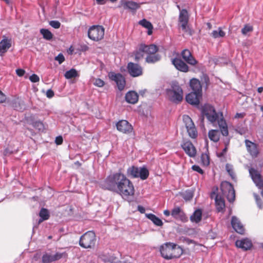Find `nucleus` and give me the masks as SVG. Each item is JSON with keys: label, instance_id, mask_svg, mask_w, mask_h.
<instances>
[{"label": "nucleus", "instance_id": "22", "mask_svg": "<svg viewBox=\"0 0 263 263\" xmlns=\"http://www.w3.org/2000/svg\"><path fill=\"white\" fill-rule=\"evenodd\" d=\"M245 142L247 149L250 154L252 157H257L259 153L257 145L247 139L245 140Z\"/></svg>", "mask_w": 263, "mask_h": 263}, {"label": "nucleus", "instance_id": "7", "mask_svg": "<svg viewBox=\"0 0 263 263\" xmlns=\"http://www.w3.org/2000/svg\"><path fill=\"white\" fill-rule=\"evenodd\" d=\"M127 175L133 178H140L142 180L146 179L149 176V171L145 167H141L140 169L135 166H131L127 170Z\"/></svg>", "mask_w": 263, "mask_h": 263}, {"label": "nucleus", "instance_id": "19", "mask_svg": "<svg viewBox=\"0 0 263 263\" xmlns=\"http://www.w3.org/2000/svg\"><path fill=\"white\" fill-rule=\"evenodd\" d=\"M121 6L124 9H128L132 12H135L140 7V4L132 1L121 0Z\"/></svg>", "mask_w": 263, "mask_h": 263}, {"label": "nucleus", "instance_id": "26", "mask_svg": "<svg viewBox=\"0 0 263 263\" xmlns=\"http://www.w3.org/2000/svg\"><path fill=\"white\" fill-rule=\"evenodd\" d=\"M11 46V40L3 36V40L0 42V56L6 53Z\"/></svg>", "mask_w": 263, "mask_h": 263}, {"label": "nucleus", "instance_id": "14", "mask_svg": "<svg viewBox=\"0 0 263 263\" xmlns=\"http://www.w3.org/2000/svg\"><path fill=\"white\" fill-rule=\"evenodd\" d=\"M172 216L177 220H180L182 222H186L188 217L184 212L179 206L174 207L171 211Z\"/></svg>", "mask_w": 263, "mask_h": 263}, {"label": "nucleus", "instance_id": "31", "mask_svg": "<svg viewBox=\"0 0 263 263\" xmlns=\"http://www.w3.org/2000/svg\"><path fill=\"white\" fill-rule=\"evenodd\" d=\"M202 211L200 209H197L195 211L194 213L191 216L190 220L192 222L198 223L201 220Z\"/></svg>", "mask_w": 263, "mask_h": 263}, {"label": "nucleus", "instance_id": "47", "mask_svg": "<svg viewBox=\"0 0 263 263\" xmlns=\"http://www.w3.org/2000/svg\"><path fill=\"white\" fill-rule=\"evenodd\" d=\"M29 80L31 82L36 83L40 81V78L36 74H32L30 76Z\"/></svg>", "mask_w": 263, "mask_h": 263}, {"label": "nucleus", "instance_id": "2", "mask_svg": "<svg viewBox=\"0 0 263 263\" xmlns=\"http://www.w3.org/2000/svg\"><path fill=\"white\" fill-rule=\"evenodd\" d=\"M158 50L159 48L156 45H147L145 44H140L133 53L135 56L134 60L138 62L145 57V62L154 64L161 59V56L157 53Z\"/></svg>", "mask_w": 263, "mask_h": 263}, {"label": "nucleus", "instance_id": "15", "mask_svg": "<svg viewBox=\"0 0 263 263\" xmlns=\"http://www.w3.org/2000/svg\"><path fill=\"white\" fill-rule=\"evenodd\" d=\"M116 127L118 130L125 134H129L133 131L132 125L125 120H122L117 122Z\"/></svg>", "mask_w": 263, "mask_h": 263}, {"label": "nucleus", "instance_id": "8", "mask_svg": "<svg viewBox=\"0 0 263 263\" xmlns=\"http://www.w3.org/2000/svg\"><path fill=\"white\" fill-rule=\"evenodd\" d=\"M105 29L100 25H93L88 30V37L92 41L98 42L104 38Z\"/></svg>", "mask_w": 263, "mask_h": 263}, {"label": "nucleus", "instance_id": "35", "mask_svg": "<svg viewBox=\"0 0 263 263\" xmlns=\"http://www.w3.org/2000/svg\"><path fill=\"white\" fill-rule=\"evenodd\" d=\"M139 24L143 27L148 29L147 34L151 35L153 33V26L152 23L145 19H143L139 21Z\"/></svg>", "mask_w": 263, "mask_h": 263}, {"label": "nucleus", "instance_id": "21", "mask_svg": "<svg viewBox=\"0 0 263 263\" xmlns=\"http://www.w3.org/2000/svg\"><path fill=\"white\" fill-rule=\"evenodd\" d=\"M179 21L181 23L182 29L186 31L187 25L189 21L188 12L186 9H182L180 11Z\"/></svg>", "mask_w": 263, "mask_h": 263}, {"label": "nucleus", "instance_id": "16", "mask_svg": "<svg viewBox=\"0 0 263 263\" xmlns=\"http://www.w3.org/2000/svg\"><path fill=\"white\" fill-rule=\"evenodd\" d=\"M186 154L190 157H195L196 155V149L193 143L189 140L183 141L181 145Z\"/></svg>", "mask_w": 263, "mask_h": 263}, {"label": "nucleus", "instance_id": "36", "mask_svg": "<svg viewBox=\"0 0 263 263\" xmlns=\"http://www.w3.org/2000/svg\"><path fill=\"white\" fill-rule=\"evenodd\" d=\"M39 216L40 217V219L38 221L39 224L43 221L44 220H47L49 218V212L47 209L45 208H42L40 212Z\"/></svg>", "mask_w": 263, "mask_h": 263}, {"label": "nucleus", "instance_id": "10", "mask_svg": "<svg viewBox=\"0 0 263 263\" xmlns=\"http://www.w3.org/2000/svg\"><path fill=\"white\" fill-rule=\"evenodd\" d=\"M183 120L189 136L192 138H196L198 133L192 119L187 115H184Z\"/></svg>", "mask_w": 263, "mask_h": 263}, {"label": "nucleus", "instance_id": "30", "mask_svg": "<svg viewBox=\"0 0 263 263\" xmlns=\"http://www.w3.org/2000/svg\"><path fill=\"white\" fill-rule=\"evenodd\" d=\"M12 106L14 109L22 111L26 109V105L23 100L17 98L13 100Z\"/></svg>", "mask_w": 263, "mask_h": 263}, {"label": "nucleus", "instance_id": "48", "mask_svg": "<svg viewBox=\"0 0 263 263\" xmlns=\"http://www.w3.org/2000/svg\"><path fill=\"white\" fill-rule=\"evenodd\" d=\"M192 168L193 171H196L200 174H203V171L198 165H194L192 166Z\"/></svg>", "mask_w": 263, "mask_h": 263}, {"label": "nucleus", "instance_id": "29", "mask_svg": "<svg viewBox=\"0 0 263 263\" xmlns=\"http://www.w3.org/2000/svg\"><path fill=\"white\" fill-rule=\"evenodd\" d=\"M139 96L135 91H129L125 96L126 101L130 104H136L138 101Z\"/></svg>", "mask_w": 263, "mask_h": 263}, {"label": "nucleus", "instance_id": "52", "mask_svg": "<svg viewBox=\"0 0 263 263\" xmlns=\"http://www.w3.org/2000/svg\"><path fill=\"white\" fill-rule=\"evenodd\" d=\"M55 142L57 145H60L63 142V138L62 136H59L56 137Z\"/></svg>", "mask_w": 263, "mask_h": 263}, {"label": "nucleus", "instance_id": "18", "mask_svg": "<svg viewBox=\"0 0 263 263\" xmlns=\"http://www.w3.org/2000/svg\"><path fill=\"white\" fill-rule=\"evenodd\" d=\"M181 55L186 63L192 66H195L198 63V61L194 58L191 51L187 49L181 51Z\"/></svg>", "mask_w": 263, "mask_h": 263}, {"label": "nucleus", "instance_id": "11", "mask_svg": "<svg viewBox=\"0 0 263 263\" xmlns=\"http://www.w3.org/2000/svg\"><path fill=\"white\" fill-rule=\"evenodd\" d=\"M109 78L116 82L119 90H123L126 84L125 78L120 73L110 72L108 73Z\"/></svg>", "mask_w": 263, "mask_h": 263}, {"label": "nucleus", "instance_id": "27", "mask_svg": "<svg viewBox=\"0 0 263 263\" xmlns=\"http://www.w3.org/2000/svg\"><path fill=\"white\" fill-rule=\"evenodd\" d=\"M235 245L237 247L241 248L245 251L250 250L252 247L251 241L248 238L237 240L235 242Z\"/></svg>", "mask_w": 263, "mask_h": 263}, {"label": "nucleus", "instance_id": "32", "mask_svg": "<svg viewBox=\"0 0 263 263\" xmlns=\"http://www.w3.org/2000/svg\"><path fill=\"white\" fill-rule=\"evenodd\" d=\"M209 139L214 142H217L219 140L220 134L218 130L212 129L209 130L208 133Z\"/></svg>", "mask_w": 263, "mask_h": 263}, {"label": "nucleus", "instance_id": "56", "mask_svg": "<svg viewBox=\"0 0 263 263\" xmlns=\"http://www.w3.org/2000/svg\"><path fill=\"white\" fill-rule=\"evenodd\" d=\"M138 209L141 213H143L145 212V209L142 206L139 205L138 206Z\"/></svg>", "mask_w": 263, "mask_h": 263}, {"label": "nucleus", "instance_id": "64", "mask_svg": "<svg viewBox=\"0 0 263 263\" xmlns=\"http://www.w3.org/2000/svg\"><path fill=\"white\" fill-rule=\"evenodd\" d=\"M262 189V191L261 192V195L262 197H263V188Z\"/></svg>", "mask_w": 263, "mask_h": 263}, {"label": "nucleus", "instance_id": "55", "mask_svg": "<svg viewBox=\"0 0 263 263\" xmlns=\"http://www.w3.org/2000/svg\"><path fill=\"white\" fill-rule=\"evenodd\" d=\"M78 79L70 78L69 79H67V80H68V83L69 84H75L78 81Z\"/></svg>", "mask_w": 263, "mask_h": 263}, {"label": "nucleus", "instance_id": "20", "mask_svg": "<svg viewBox=\"0 0 263 263\" xmlns=\"http://www.w3.org/2000/svg\"><path fill=\"white\" fill-rule=\"evenodd\" d=\"M215 196V201L216 209L219 212H223L225 209V202L224 199L214 192L211 194V197L214 198Z\"/></svg>", "mask_w": 263, "mask_h": 263}, {"label": "nucleus", "instance_id": "39", "mask_svg": "<svg viewBox=\"0 0 263 263\" xmlns=\"http://www.w3.org/2000/svg\"><path fill=\"white\" fill-rule=\"evenodd\" d=\"M211 34H212V36L214 38H218L219 37H224L225 36L226 33L224 31H223L221 30V28L219 27L218 28V31H217V30L213 31Z\"/></svg>", "mask_w": 263, "mask_h": 263}, {"label": "nucleus", "instance_id": "41", "mask_svg": "<svg viewBox=\"0 0 263 263\" xmlns=\"http://www.w3.org/2000/svg\"><path fill=\"white\" fill-rule=\"evenodd\" d=\"M32 126L39 132H43L44 129V125L42 122L37 121L32 123Z\"/></svg>", "mask_w": 263, "mask_h": 263}, {"label": "nucleus", "instance_id": "28", "mask_svg": "<svg viewBox=\"0 0 263 263\" xmlns=\"http://www.w3.org/2000/svg\"><path fill=\"white\" fill-rule=\"evenodd\" d=\"M190 86L193 92L202 95V86L200 82L198 79H191L190 81Z\"/></svg>", "mask_w": 263, "mask_h": 263}, {"label": "nucleus", "instance_id": "4", "mask_svg": "<svg viewBox=\"0 0 263 263\" xmlns=\"http://www.w3.org/2000/svg\"><path fill=\"white\" fill-rule=\"evenodd\" d=\"M159 251L161 256L167 260L178 258L183 253V250L180 246L171 242L162 245Z\"/></svg>", "mask_w": 263, "mask_h": 263}, {"label": "nucleus", "instance_id": "3", "mask_svg": "<svg viewBox=\"0 0 263 263\" xmlns=\"http://www.w3.org/2000/svg\"><path fill=\"white\" fill-rule=\"evenodd\" d=\"M204 116H205L208 120L212 123L217 121L221 134L223 136H228V125L223 118L222 112L217 113L216 112L213 106L210 105H205L202 109L201 122L202 123L204 122Z\"/></svg>", "mask_w": 263, "mask_h": 263}, {"label": "nucleus", "instance_id": "40", "mask_svg": "<svg viewBox=\"0 0 263 263\" xmlns=\"http://www.w3.org/2000/svg\"><path fill=\"white\" fill-rule=\"evenodd\" d=\"M226 168L229 175L231 176L232 179L235 180L236 176L233 171V166L230 164H227L226 165Z\"/></svg>", "mask_w": 263, "mask_h": 263}, {"label": "nucleus", "instance_id": "5", "mask_svg": "<svg viewBox=\"0 0 263 263\" xmlns=\"http://www.w3.org/2000/svg\"><path fill=\"white\" fill-rule=\"evenodd\" d=\"M97 239L95 232L89 231L83 234L79 240V245L86 249H94L96 246Z\"/></svg>", "mask_w": 263, "mask_h": 263}, {"label": "nucleus", "instance_id": "37", "mask_svg": "<svg viewBox=\"0 0 263 263\" xmlns=\"http://www.w3.org/2000/svg\"><path fill=\"white\" fill-rule=\"evenodd\" d=\"M40 33L46 40L50 41L53 38L52 33L48 29L42 28L40 29Z\"/></svg>", "mask_w": 263, "mask_h": 263}, {"label": "nucleus", "instance_id": "25", "mask_svg": "<svg viewBox=\"0 0 263 263\" xmlns=\"http://www.w3.org/2000/svg\"><path fill=\"white\" fill-rule=\"evenodd\" d=\"M201 97V95L192 92L186 96L185 99L186 102L191 105H198L200 102L199 99Z\"/></svg>", "mask_w": 263, "mask_h": 263}, {"label": "nucleus", "instance_id": "59", "mask_svg": "<svg viewBox=\"0 0 263 263\" xmlns=\"http://www.w3.org/2000/svg\"><path fill=\"white\" fill-rule=\"evenodd\" d=\"M67 52L69 53V54H72L73 52H74V49L73 48V47L72 46H71L69 49L68 50H67Z\"/></svg>", "mask_w": 263, "mask_h": 263}, {"label": "nucleus", "instance_id": "53", "mask_svg": "<svg viewBox=\"0 0 263 263\" xmlns=\"http://www.w3.org/2000/svg\"><path fill=\"white\" fill-rule=\"evenodd\" d=\"M25 72V70L22 69H17L16 70V73L17 75L19 77L23 76Z\"/></svg>", "mask_w": 263, "mask_h": 263}, {"label": "nucleus", "instance_id": "60", "mask_svg": "<svg viewBox=\"0 0 263 263\" xmlns=\"http://www.w3.org/2000/svg\"><path fill=\"white\" fill-rule=\"evenodd\" d=\"M186 242L188 243V244H190V243H193L194 242V241L193 240H191V239H187L186 240Z\"/></svg>", "mask_w": 263, "mask_h": 263}, {"label": "nucleus", "instance_id": "6", "mask_svg": "<svg viewBox=\"0 0 263 263\" xmlns=\"http://www.w3.org/2000/svg\"><path fill=\"white\" fill-rule=\"evenodd\" d=\"M168 99L175 103L180 102L183 99V90L178 83L173 82L171 88L166 90Z\"/></svg>", "mask_w": 263, "mask_h": 263}, {"label": "nucleus", "instance_id": "54", "mask_svg": "<svg viewBox=\"0 0 263 263\" xmlns=\"http://www.w3.org/2000/svg\"><path fill=\"white\" fill-rule=\"evenodd\" d=\"M6 99V96L0 90V103H3L5 102Z\"/></svg>", "mask_w": 263, "mask_h": 263}, {"label": "nucleus", "instance_id": "49", "mask_svg": "<svg viewBox=\"0 0 263 263\" xmlns=\"http://www.w3.org/2000/svg\"><path fill=\"white\" fill-rule=\"evenodd\" d=\"M228 148L227 147V146H225L224 148L223 149L221 153L217 154V157L219 158L224 157L227 152Z\"/></svg>", "mask_w": 263, "mask_h": 263}, {"label": "nucleus", "instance_id": "12", "mask_svg": "<svg viewBox=\"0 0 263 263\" xmlns=\"http://www.w3.org/2000/svg\"><path fill=\"white\" fill-rule=\"evenodd\" d=\"M127 69L128 72L133 77H138L143 74V68L138 64L129 62L127 64Z\"/></svg>", "mask_w": 263, "mask_h": 263}, {"label": "nucleus", "instance_id": "23", "mask_svg": "<svg viewBox=\"0 0 263 263\" xmlns=\"http://www.w3.org/2000/svg\"><path fill=\"white\" fill-rule=\"evenodd\" d=\"M231 224L234 230L238 233L243 234L245 229L240 220L235 216H233L231 219Z\"/></svg>", "mask_w": 263, "mask_h": 263}, {"label": "nucleus", "instance_id": "57", "mask_svg": "<svg viewBox=\"0 0 263 263\" xmlns=\"http://www.w3.org/2000/svg\"><path fill=\"white\" fill-rule=\"evenodd\" d=\"M163 214L166 216H169L170 215H171V212L168 210H164L163 211Z\"/></svg>", "mask_w": 263, "mask_h": 263}, {"label": "nucleus", "instance_id": "33", "mask_svg": "<svg viewBox=\"0 0 263 263\" xmlns=\"http://www.w3.org/2000/svg\"><path fill=\"white\" fill-rule=\"evenodd\" d=\"M99 257L104 263H113L116 259L114 256L104 253L100 254Z\"/></svg>", "mask_w": 263, "mask_h": 263}, {"label": "nucleus", "instance_id": "24", "mask_svg": "<svg viewBox=\"0 0 263 263\" xmlns=\"http://www.w3.org/2000/svg\"><path fill=\"white\" fill-rule=\"evenodd\" d=\"M62 255L63 254L60 253H57L54 255L45 253L42 256V261L43 263H50L60 259Z\"/></svg>", "mask_w": 263, "mask_h": 263}, {"label": "nucleus", "instance_id": "9", "mask_svg": "<svg viewBox=\"0 0 263 263\" xmlns=\"http://www.w3.org/2000/svg\"><path fill=\"white\" fill-rule=\"evenodd\" d=\"M220 189L223 195L226 196L230 202H233L235 199V192L233 185L228 181L221 183Z\"/></svg>", "mask_w": 263, "mask_h": 263}, {"label": "nucleus", "instance_id": "45", "mask_svg": "<svg viewBox=\"0 0 263 263\" xmlns=\"http://www.w3.org/2000/svg\"><path fill=\"white\" fill-rule=\"evenodd\" d=\"M49 24L52 27L55 29L59 28L61 26V23L58 21H50Z\"/></svg>", "mask_w": 263, "mask_h": 263}, {"label": "nucleus", "instance_id": "42", "mask_svg": "<svg viewBox=\"0 0 263 263\" xmlns=\"http://www.w3.org/2000/svg\"><path fill=\"white\" fill-rule=\"evenodd\" d=\"M201 160L202 163L205 166L210 164V157L206 154H202L201 155Z\"/></svg>", "mask_w": 263, "mask_h": 263}, {"label": "nucleus", "instance_id": "46", "mask_svg": "<svg viewBox=\"0 0 263 263\" xmlns=\"http://www.w3.org/2000/svg\"><path fill=\"white\" fill-rule=\"evenodd\" d=\"M55 60L58 61L59 63L61 64L65 61V57L62 53H60L55 57Z\"/></svg>", "mask_w": 263, "mask_h": 263}, {"label": "nucleus", "instance_id": "63", "mask_svg": "<svg viewBox=\"0 0 263 263\" xmlns=\"http://www.w3.org/2000/svg\"><path fill=\"white\" fill-rule=\"evenodd\" d=\"M255 196L256 197V200H258V199L260 200V198H259V196L257 195H255Z\"/></svg>", "mask_w": 263, "mask_h": 263}, {"label": "nucleus", "instance_id": "51", "mask_svg": "<svg viewBox=\"0 0 263 263\" xmlns=\"http://www.w3.org/2000/svg\"><path fill=\"white\" fill-rule=\"evenodd\" d=\"M54 92L51 89H48L46 91V97L48 98H51L54 96Z\"/></svg>", "mask_w": 263, "mask_h": 263}, {"label": "nucleus", "instance_id": "38", "mask_svg": "<svg viewBox=\"0 0 263 263\" xmlns=\"http://www.w3.org/2000/svg\"><path fill=\"white\" fill-rule=\"evenodd\" d=\"M79 77L80 74L76 69L71 68L69 70L67 71V79L70 78L78 79Z\"/></svg>", "mask_w": 263, "mask_h": 263}, {"label": "nucleus", "instance_id": "34", "mask_svg": "<svg viewBox=\"0 0 263 263\" xmlns=\"http://www.w3.org/2000/svg\"><path fill=\"white\" fill-rule=\"evenodd\" d=\"M146 217L151 220L156 226L161 227L163 226L162 221L155 215L153 214H147Z\"/></svg>", "mask_w": 263, "mask_h": 263}, {"label": "nucleus", "instance_id": "62", "mask_svg": "<svg viewBox=\"0 0 263 263\" xmlns=\"http://www.w3.org/2000/svg\"><path fill=\"white\" fill-rule=\"evenodd\" d=\"M229 143H230V140L229 139L227 140L226 141H224L225 146H227V147L228 148V146L229 145Z\"/></svg>", "mask_w": 263, "mask_h": 263}, {"label": "nucleus", "instance_id": "61", "mask_svg": "<svg viewBox=\"0 0 263 263\" xmlns=\"http://www.w3.org/2000/svg\"><path fill=\"white\" fill-rule=\"evenodd\" d=\"M257 91L259 93H261L263 91V87H259L257 88Z\"/></svg>", "mask_w": 263, "mask_h": 263}, {"label": "nucleus", "instance_id": "17", "mask_svg": "<svg viewBox=\"0 0 263 263\" xmlns=\"http://www.w3.org/2000/svg\"><path fill=\"white\" fill-rule=\"evenodd\" d=\"M171 61L173 65L178 70L183 72H187L189 71V66L181 59L176 58L172 59Z\"/></svg>", "mask_w": 263, "mask_h": 263}, {"label": "nucleus", "instance_id": "13", "mask_svg": "<svg viewBox=\"0 0 263 263\" xmlns=\"http://www.w3.org/2000/svg\"><path fill=\"white\" fill-rule=\"evenodd\" d=\"M250 175L256 186L259 189H263V179L260 173L254 168L249 170Z\"/></svg>", "mask_w": 263, "mask_h": 263}, {"label": "nucleus", "instance_id": "1", "mask_svg": "<svg viewBox=\"0 0 263 263\" xmlns=\"http://www.w3.org/2000/svg\"><path fill=\"white\" fill-rule=\"evenodd\" d=\"M101 185L103 189L116 192L124 198H128L135 195L133 182L121 172L108 176Z\"/></svg>", "mask_w": 263, "mask_h": 263}, {"label": "nucleus", "instance_id": "43", "mask_svg": "<svg viewBox=\"0 0 263 263\" xmlns=\"http://www.w3.org/2000/svg\"><path fill=\"white\" fill-rule=\"evenodd\" d=\"M253 30V28L252 26L246 24L245 25L244 27L241 29V33L243 35H246L247 33L249 32H252Z\"/></svg>", "mask_w": 263, "mask_h": 263}, {"label": "nucleus", "instance_id": "58", "mask_svg": "<svg viewBox=\"0 0 263 263\" xmlns=\"http://www.w3.org/2000/svg\"><path fill=\"white\" fill-rule=\"evenodd\" d=\"M97 3L98 5H104L105 4V0H96Z\"/></svg>", "mask_w": 263, "mask_h": 263}, {"label": "nucleus", "instance_id": "50", "mask_svg": "<svg viewBox=\"0 0 263 263\" xmlns=\"http://www.w3.org/2000/svg\"><path fill=\"white\" fill-rule=\"evenodd\" d=\"M193 197V195L191 192H186L184 195L183 198L186 200H191Z\"/></svg>", "mask_w": 263, "mask_h": 263}, {"label": "nucleus", "instance_id": "44", "mask_svg": "<svg viewBox=\"0 0 263 263\" xmlns=\"http://www.w3.org/2000/svg\"><path fill=\"white\" fill-rule=\"evenodd\" d=\"M93 84L96 86L102 87L105 85V82L101 79L98 78L95 79Z\"/></svg>", "mask_w": 263, "mask_h": 263}]
</instances>
